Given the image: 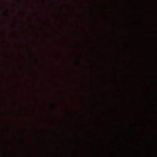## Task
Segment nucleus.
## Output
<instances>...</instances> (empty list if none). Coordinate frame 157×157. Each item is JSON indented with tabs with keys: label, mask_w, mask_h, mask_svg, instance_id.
Returning a JSON list of instances; mask_svg holds the SVG:
<instances>
[{
	"label": "nucleus",
	"mask_w": 157,
	"mask_h": 157,
	"mask_svg": "<svg viewBox=\"0 0 157 157\" xmlns=\"http://www.w3.org/2000/svg\"><path fill=\"white\" fill-rule=\"evenodd\" d=\"M3 14L4 15H9V13L8 12V11L7 10H6L5 11H4L3 12Z\"/></svg>",
	"instance_id": "nucleus-1"
}]
</instances>
